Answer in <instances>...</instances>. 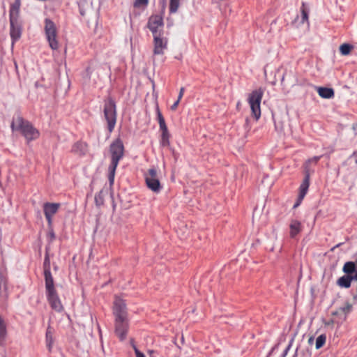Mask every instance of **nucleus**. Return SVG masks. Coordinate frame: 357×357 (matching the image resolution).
<instances>
[{"mask_svg": "<svg viewBox=\"0 0 357 357\" xmlns=\"http://www.w3.org/2000/svg\"><path fill=\"white\" fill-rule=\"evenodd\" d=\"M113 313L115 317V333L123 341L126 338L129 324L125 301L118 296L115 297Z\"/></svg>", "mask_w": 357, "mask_h": 357, "instance_id": "f257e3e1", "label": "nucleus"}, {"mask_svg": "<svg viewBox=\"0 0 357 357\" xmlns=\"http://www.w3.org/2000/svg\"><path fill=\"white\" fill-rule=\"evenodd\" d=\"M11 129L13 131L20 132L28 142L37 139L40 136L38 130L34 128L29 121L24 119L20 115L13 119Z\"/></svg>", "mask_w": 357, "mask_h": 357, "instance_id": "f03ea898", "label": "nucleus"}, {"mask_svg": "<svg viewBox=\"0 0 357 357\" xmlns=\"http://www.w3.org/2000/svg\"><path fill=\"white\" fill-rule=\"evenodd\" d=\"M45 281L47 299L51 307L56 312H62L63 306L55 289L54 279L48 267L45 268Z\"/></svg>", "mask_w": 357, "mask_h": 357, "instance_id": "7ed1b4c3", "label": "nucleus"}, {"mask_svg": "<svg viewBox=\"0 0 357 357\" xmlns=\"http://www.w3.org/2000/svg\"><path fill=\"white\" fill-rule=\"evenodd\" d=\"M111 164L109 166L108 178L110 185L114 184L115 172L120 160L124 155V146L122 141L118 138L110 145Z\"/></svg>", "mask_w": 357, "mask_h": 357, "instance_id": "20e7f679", "label": "nucleus"}, {"mask_svg": "<svg viewBox=\"0 0 357 357\" xmlns=\"http://www.w3.org/2000/svg\"><path fill=\"white\" fill-rule=\"evenodd\" d=\"M104 117L107 123V130L112 132L116 123V106L114 100L108 97L104 101Z\"/></svg>", "mask_w": 357, "mask_h": 357, "instance_id": "39448f33", "label": "nucleus"}, {"mask_svg": "<svg viewBox=\"0 0 357 357\" xmlns=\"http://www.w3.org/2000/svg\"><path fill=\"white\" fill-rule=\"evenodd\" d=\"M146 187L153 193L158 194L162 190L160 181V174L155 167H152L144 173Z\"/></svg>", "mask_w": 357, "mask_h": 357, "instance_id": "423d86ee", "label": "nucleus"}, {"mask_svg": "<svg viewBox=\"0 0 357 357\" xmlns=\"http://www.w3.org/2000/svg\"><path fill=\"white\" fill-rule=\"evenodd\" d=\"M264 89L259 88L252 91L248 98L249 105L251 109L252 116L258 121L261 117V101L264 95Z\"/></svg>", "mask_w": 357, "mask_h": 357, "instance_id": "0eeeda50", "label": "nucleus"}, {"mask_svg": "<svg viewBox=\"0 0 357 357\" xmlns=\"http://www.w3.org/2000/svg\"><path fill=\"white\" fill-rule=\"evenodd\" d=\"M44 31L51 49L53 50H58L59 44L57 38L58 31L55 23L50 19L45 18L44 20Z\"/></svg>", "mask_w": 357, "mask_h": 357, "instance_id": "6e6552de", "label": "nucleus"}, {"mask_svg": "<svg viewBox=\"0 0 357 357\" xmlns=\"http://www.w3.org/2000/svg\"><path fill=\"white\" fill-rule=\"evenodd\" d=\"M155 111L157 114V120L158 121L160 130L161 132L160 144L163 147L169 146L170 144V134L166 125L165 118L163 117L158 105L156 106Z\"/></svg>", "mask_w": 357, "mask_h": 357, "instance_id": "1a4fd4ad", "label": "nucleus"}, {"mask_svg": "<svg viewBox=\"0 0 357 357\" xmlns=\"http://www.w3.org/2000/svg\"><path fill=\"white\" fill-rule=\"evenodd\" d=\"M146 26L153 36L163 33L164 22L162 15H151L148 20Z\"/></svg>", "mask_w": 357, "mask_h": 357, "instance_id": "9d476101", "label": "nucleus"}, {"mask_svg": "<svg viewBox=\"0 0 357 357\" xmlns=\"http://www.w3.org/2000/svg\"><path fill=\"white\" fill-rule=\"evenodd\" d=\"M153 55H163L167 49L168 38L164 36V33L153 36Z\"/></svg>", "mask_w": 357, "mask_h": 357, "instance_id": "9b49d317", "label": "nucleus"}, {"mask_svg": "<svg viewBox=\"0 0 357 357\" xmlns=\"http://www.w3.org/2000/svg\"><path fill=\"white\" fill-rule=\"evenodd\" d=\"M61 204L59 203H45L43 211L48 225L50 227L52 224V218L58 212Z\"/></svg>", "mask_w": 357, "mask_h": 357, "instance_id": "f8f14e48", "label": "nucleus"}, {"mask_svg": "<svg viewBox=\"0 0 357 357\" xmlns=\"http://www.w3.org/2000/svg\"><path fill=\"white\" fill-rule=\"evenodd\" d=\"M8 272L6 269L0 271V299L7 300L9 296L8 291Z\"/></svg>", "mask_w": 357, "mask_h": 357, "instance_id": "ddd939ff", "label": "nucleus"}, {"mask_svg": "<svg viewBox=\"0 0 357 357\" xmlns=\"http://www.w3.org/2000/svg\"><path fill=\"white\" fill-rule=\"evenodd\" d=\"M10 35L13 44L18 40L22 35V26L19 20H10Z\"/></svg>", "mask_w": 357, "mask_h": 357, "instance_id": "4468645a", "label": "nucleus"}, {"mask_svg": "<svg viewBox=\"0 0 357 357\" xmlns=\"http://www.w3.org/2000/svg\"><path fill=\"white\" fill-rule=\"evenodd\" d=\"M310 185V175L308 172H306L305 176L302 182V183L300 185L299 188V195L296 204L294 205V208L297 207L303 198L305 197V195L307 194V192L308 190V188Z\"/></svg>", "mask_w": 357, "mask_h": 357, "instance_id": "2eb2a0df", "label": "nucleus"}, {"mask_svg": "<svg viewBox=\"0 0 357 357\" xmlns=\"http://www.w3.org/2000/svg\"><path fill=\"white\" fill-rule=\"evenodd\" d=\"M303 229L301 222L297 220H291L289 223V236L294 238Z\"/></svg>", "mask_w": 357, "mask_h": 357, "instance_id": "dca6fc26", "label": "nucleus"}, {"mask_svg": "<svg viewBox=\"0 0 357 357\" xmlns=\"http://www.w3.org/2000/svg\"><path fill=\"white\" fill-rule=\"evenodd\" d=\"M20 6L21 0H15V1L10 5L9 10L10 20H19Z\"/></svg>", "mask_w": 357, "mask_h": 357, "instance_id": "f3484780", "label": "nucleus"}, {"mask_svg": "<svg viewBox=\"0 0 357 357\" xmlns=\"http://www.w3.org/2000/svg\"><path fill=\"white\" fill-rule=\"evenodd\" d=\"M352 305L349 302H347L344 306L340 307L336 311L332 313L333 316L343 315L342 320L344 321L347 319V316L351 312Z\"/></svg>", "mask_w": 357, "mask_h": 357, "instance_id": "a211bd4d", "label": "nucleus"}, {"mask_svg": "<svg viewBox=\"0 0 357 357\" xmlns=\"http://www.w3.org/2000/svg\"><path fill=\"white\" fill-rule=\"evenodd\" d=\"M88 151V145L83 142H77L72 147V151L77 155H85Z\"/></svg>", "mask_w": 357, "mask_h": 357, "instance_id": "6ab92c4d", "label": "nucleus"}, {"mask_svg": "<svg viewBox=\"0 0 357 357\" xmlns=\"http://www.w3.org/2000/svg\"><path fill=\"white\" fill-rule=\"evenodd\" d=\"M317 93L322 98L330 99L334 97L335 93L332 88L318 87Z\"/></svg>", "mask_w": 357, "mask_h": 357, "instance_id": "aec40b11", "label": "nucleus"}, {"mask_svg": "<svg viewBox=\"0 0 357 357\" xmlns=\"http://www.w3.org/2000/svg\"><path fill=\"white\" fill-rule=\"evenodd\" d=\"M354 278L351 275H344L337 280V284L341 287L349 288L351 282Z\"/></svg>", "mask_w": 357, "mask_h": 357, "instance_id": "412c9836", "label": "nucleus"}, {"mask_svg": "<svg viewBox=\"0 0 357 357\" xmlns=\"http://www.w3.org/2000/svg\"><path fill=\"white\" fill-rule=\"evenodd\" d=\"M45 339H46L47 347L49 351H51L52 345L54 344V338H53V329L50 326H48L47 328Z\"/></svg>", "mask_w": 357, "mask_h": 357, "instance_id": "4be33fe9", "label": "nucleus"}, {"mask_svg": "<svg viewBox=\"0 0 357 357\" xmlns=\"http://www.w3.org/2000/svg\"><path fill=\"white\" fill-rule=\"evenodd\" d=\"M301 23L304 24L305 22H307L309 24V11L304 3H302V6L301 7Z\"/></svg>", "mask_w": 357, "mask_h": 357, "instance_id": "5701e85b", "label": "nucleus"}, {"mask_svg": "<svg viewBox=\"0 0 357 357\" xmlns=\"http://www.w3.org/2000/svg\"><path fill=\"white\" fill-rule=\"evenodd\" d=\"M6 335V326L3 319L0 316V344L3 342Z\"/></svg>", "mask_w": 357, "mask_h": 357, "instance_id": "b1692460", "label": "nucleus"}, {"mask_svg": "<svg viewBox=\"0 0 357 357\" xmlns=\"http://www.w3.org/2000/svg\"><path fill=\"white\" fill-rule=\"evenodd\" d=\"M354 47L351 45L344 43L340 47V52L342 55L346 56L350 54Z\"/></svg>", "mask_w": 357, "mask_h": 357, "instance_id": "393cba45", "label": "nucleus"}, {"mask_svg": "<svg viewBox=\"0 0 357 357\" xmlns=\"http://www.w3.org/2000/svg\"><path fill=\"white\" fill-rule=\"evenodd\" d=\"M326 335L325 334H321L319 335L316 340L315 347L317 349H319L321 348L326 343Z\"/></svg>", "mask_w": 357, "mask_h": 357, "instance_id": "a878e982", "label": "nucleus"}, {"mask_svg": "<svg viewBox=\"0 0 357 357\" xmlns=\"http://www.w3.org/2000/svg\"><path fill=\"white\" fill-rule=\"evenodd\" d=\"M180 0H170L169 2V11L170 13H176L179 7Z\"/></svg>", "mask_w": 357, "mask_h": 357, "instance_id": "bb28decb", "label": "nucleus"}, {"mask_svg": "<svg viewBox=\"0 0 357 357\" xmlns=\"http://www.w3.org/2000/svg\"><path fill=\"white\" fill-rule=\"evenodd\" d=\"M321 156H314L310 159H309L307 161H306L305 164V169H307V172L308 171V169L310 167V165L313 163L316 165L318 161L320 160Z\"/></svg>", "mask_w": 357, "mask_h": 357, "instance_id": "cd10ccee", "label": "nucleus"}, {"mask_svg": "<svg viewBox=\"0 0 357 357\" xmlns=\"http://www.w3.org/2000/svg\"><path fill=\"white\" fill-rule=\"evenodd\" d=\"M149 0H135L134 2V6L136 8L140 6H146L148 5Z\"/></svg>", "mask_w": 357, "mask_h": 357, "instance_id": "c85d7f7f", "label": "nucleus"}, {"mask_svg": "<svg viewBox=\"0 0 357 357\" xmlns=\"http://www.w3.org/2000/svg\"><path fill=\"white\" fill-rule=\"evenodd\" d=\"M136 357H145L144 354L139 351L135 344L132 345Z\"/></svg>", "mask_w": 357, "mask_h": 357, "instance_id": "c756f323", "label": "nucleus"}, {"mask_svg": "<svg viewBox=\"0 0 357 357\" xmlns=\"http://www.w3.org/2000/svg\"><path fill=\"white\" fill-rule=\"evenodd\" d=\"M47 267L50 269L49 259L47 257H45V262H44V273H45V268Z\"/></svg>", "mask_w": 357, "mask_h": 357, "instance_id": "7c9ffc66", "label": "nucleus"}, {"mask_svg": "<svg viewBox=\"0 0 357 357\" xmlns=\"http://www.w3.org/2000/svg\"><path fill=\"white\" fill-rule=\"evenodd\" d=\"M95 201L97 205H100L102 204V200L100 195L95 196Z\"/></svg>", "mask_w": 357, "mask_h": 357, "instance_id": "2f4dec72", "label": "nucleus"}, {"mask_svg": "<svg viewBox=\"0 0 357 357\" xmlns=\"http://www.w3.org/2000/svg\"><path fill=\"white\" fill-rule=\"evenodd\" d=\"M180 102V100H177L172 106H171V109L172 111H175L176 109H177V107L178 105Z\"/></svg>", "mask_w": 357, "mask_h": 357, "instance_id": "473e14b6", "label": "nucleus"}, {"mask_svg": "<svg viewBox=\"0 0 357 357\" xmlns=\"http://www.w3.org/2000/svg\"><path fill=\"white\" fill-rule=\"evenodd\" d=\"M184 88L183 87H181V89H180V91H179V94H178V100H181L183 96V93H184Z\"/></svg>", "mask_w": 357, "mask_h": 357, "instance_id": "72a5a7b5", "label": "nucleus"}, {"mask_svg": "<svg viewBox=\"0 0 357 357\" xmlns=\"http://www.w3.org/2000/svg\"><path fill=\"white\" fill-rule=\"evenodd\" d=\"M324 324H325L326 326L333 325L334 324V320L333 319H331V320H329L328 321H326Z\"/></svg>", "mask_w": 357, "mask_h": 357, "instance_id": "f704fd0d", "label": "nucleus"}, {"mask_svg": "<svg viewBox=\"0 0 357 357\" xmlns=\"http://www.w3.org/2000/svg\"><path fill=\"white\" fill-rule=\"evenodd\" d=\"M313 341H314V339H313V337H310V338H309V340H308V343H309V344H312Z\"/></svg>", "mask_w": 357, "mask_h": 357, "instance_id": "c9c22d12", "label": "nucleus"}, {"mask_svg": "<svg viewBox=\"0 0 357 357\" xmlns=\"http://www.w3.org/2000/svg\"><path fill=\"white\" fill-rule=\"evenodd\" d=\"M50 235L52 238H54V232H50Z\"/></svg>", "mask_w": 357, "mask_h": 357, "instance_id": "e433bc0d", "label": "nucleus"}, {"mask_svg": "<svg viewBox=\"0 0 357 357\" xmlns=\"http://www.w3.org/2000/svg\"><path fill=\"white\" fill-rule=\"evenodd\" d=\"M340 245V244L337 245L335 247H334V248L332 249V250H333L336 247H339V245Z\"/></svg>", "mask_w": 357, "mask_h": 357, "instance_id": "4c0bfd02", "label": "nucleus"}, {"mask_svg": "<svg viewBox=\"0 0 357 357\" xmlns=\"http://www.w3.org/2000/svg\"><path fill=\"white\" fill-rule=\"evenodd\" d=\"M284 77L283 76L282 78V82L284 80Z\"/></svg>", "mask_w": 357, "mask_h": 357, "instance_id": "58836bf2", "label": "nucleus"}]
</instances>
